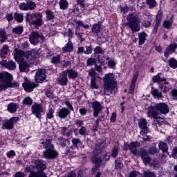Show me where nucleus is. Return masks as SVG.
I'll return each instance as SVG.
<instances>
[{
    "instance_id": "1",
    "label": "nucleus",
    "mask_w": 177,
    "mask_h": 177,
    "mask_svg": "<svg viewBox=\"0 0 177 177\" xmlns=\"http://www.w3.org/2000/svg\"><path fill=\"white\" fill-rule=\"evenodd\" d=\"M159 113H161V114H168L169 113L168 105L165 103H159L154 106L151 105L149 107L147 114L149 118H154V122H156V121L160 120V118H157Z\"/></svg>"
},
{
    "instance_id": "2",
    "label": "nucleus",
    "mask_w": 177,
    "mask_h": 177,
    "mask_svg": "<svg viewBox=\"0 0 177 177\" xmlns=\"http://www.w3.org/2000/svg\"><path fill=\"white\" fill-rule=\"evenodd\" d=\"M40 143L43 145L44 149H46L43 151L44 158L53 160V158H56L57 156H59V153L55 149V146L52 144L50 140H43Z\"/></svg>"
},
{
    "instance_id": "3",
    "label": "nucleus",
    "mask_w": 177,
    "mask_h": 177,
    "mask_svg": "<svg viewBox=\"0 0 177 177\" xmlns=\"http://www.w3.org/2000/svg\"><path fill=\"white\" fill-rule=\"evenodd\" d=\"M13 55L14 59L17 63H20V62H23L26 59L28 60V62H30L29 63L35 60V52L34 51H28L24 53L23 50L15 48Z\"/></svg>"
},
{
    "instance_id": "4",
    "label": "nucleus",
    "mask_w": 177,
    "mask_h": 177,
    "mask_svg": "<svg viewBox=\"0 0 177 177\" xmlns=\"http://www.w3.org/2000/svg\"><path fill=\"white\" fill-rule=\"evenodd\" d=\"M42 17V13L41 12L26 13V21H28L30 26H34L37 30L44 24Z\"/></svg>"
},
{
    "instance_id": "5",
    "label": "nucleus",
    "mask_w": 177,
    "mask_h": 177,
    "mask_svg": "<svg viewBox=\"0 0 177 177\" xmlns=\"http://www.w3.org/2000/svg\"><path fill=\"white\" fill-rule=\"evenodd\" d=\"M127 20L128 21L127 26H129L133 32H138V31H140V25L139 24L140 23V20L136 13L133 12L129 14L127 17Z\"/></svg>"
},
{
    "instance_id": "6",
    "label": "nucleus",
    "mask_w": 177,
    "mask_h": 177,
    "mask_svg": "<svg viewBox=\"0 0 177 177\" xmlns=\"http://www.w3.org/2000/svg\"><path fill=\"white\" fill-rule=\"evenodd\" d=\"M35 165L39 171H32L28 177H48L46 174L44 172V170L46 169L45 162H44L42 160H35Z\"/></svg>"
},
{
    "instance_id": "7",
    "label": "nucleus",
    "mask_w": 177,
    "mask_h": 177,
    "mask_svg": "<svg viewBox=\"0 0 177 177\" xmlns=\"http://www.w3.org/2000/svg\"><path fill=\"white\" fill-rule=\"evenodd\" d=\"M104 147V144H103V142L98 143L93 151L92 161L94 163H95V167H93L92 169L93 172H95L97 168H99V167H100V164L102 163V158L96 157V154H99L100 153H102V150H103Z\"/></svg>"
},
{
    "instance_id": "8",
    "label": "nucleus",
    "mask_w": 177,
    "mask_h": 177,
    "mask_svg": "<svg viewBox=\"0 0 177 177\" xmlns=\"http://www.w3.org/2000/svg\"><path fill=\"white\" fill-rule=\"evenodd\" d=\"M12 80H13V76L10 73L5 71L0 73V85H1V88L8 89Z\"/></svg>"
},
{
    "instance_id": "9",
    "label": "nucleus",
    "mask_w": 177,
    "mask_h": 177,
    "mask_svg": "<svg viewBox=\"0 0 177 177\" xmlns=\"http://www.w3.org/2000/svg\"><path fill=\"white\" fill-rule=\"evenodd\" d=\"M29 41L32 45H37L41 41H45V37L38 31H33L29 35Z\"/></svg>"
},
{
    "instance_id": "10",
    "label": "nucleus",
    "mask_w": 177,
    "mask_h": 177,
    "mask_svg": "<svg viewBox=\"0 0 177 177\" xmlns=\"http://www.w3.org/2000/svg\"><path fill=\"white\" fill-rule=\"evenodd\" d=\"M32 114L36 117V118H39L41 120V117H42V114H44V107L41 104L38 103H34L31 107Z\"/></svg>"
},
{
    "instance_id": "11",
    "label": "nucleus",
    "mask_w": 177,
    "mask_h": 177,
    "mask_svg": "<svg viewBox=\"0 0 177 177\" xmlns=\"http://www.w3.org/2000/svg\"><path fill=\"white\" fill-rule=\"evenodd\" d=\"M138 128H140V134L142 136H145V135H147V133H150V128L147 127V120L145 118L140 119L138 122Z\"/></svg>"
},
{
    "instance_id": "12",
    "label": "nucleus",
    "mask_w": 177,
    "mask_h": 177,
    "mask_svg": "<svg viewBox=\"0 0 177 177\" xmlns=\"http://www.w3.org/2000/svg\"><path fill=\"white\" fill-rule=\"evenodd\" d=\"M17 121H19V118L17 117H12L9 120H4L1 128L2 129H8V131H10V129H13V127Z\"/></svg>"
},
{
    "instance_id": "13",
    "label": "nucleus",
    "mask_w": 177,
    "mask_h": 177,
    "mask_svg": "<svg viewBox=\"0 0 177 177\" xmlns=\"http://www.w3.org/2000/svg\"><path fill=\"white\" fill-rule=\"evenodd\" d=\"M152 81L153 82L158 84L160 89H163L164 86H162V84H165V85H167L168 84L167 79L164 77L162 73H158L156 75L153 76L152 77Z\"/></svg>"
},
{
    "instance_id": "14",
    "label": "nucleus",
    "mask_w": 177,
    "mask_h": 177,
    "mask_svg": "<svg viewBox=\"0 0 177 177\" xmlns=\"http://www.w3.org/2000/svg\"><path fill=\"white\" fill-rule=\"evenodd\" d=\"M104 84L106 85H117L115 75L113 73H107L103 78Z\"/></svg>"
},
{
    "instance_id": "15",
    "label": "nucleus",
    "mask_w": 177,
    "mask_h": 177,
    "mask_svg": "<svg viewBox=\"0 0 177 177\" xmlns=\"http://www.w3.org/2000/svg\"><path fill=\"white\" fill-rule=\"evenodd\" d=\"M62 57H63V55H58L53 56L51 59V63L53 64H57L59 63H61L64 67H67V66H69L70 62L68 61H62Z\"/></svg>"
},
{
    "instance_id": "16",
    "label": "nucleus",
    "mask_w": 177,
    "mask_h": 177,
    "mask_svg": "<svg viewBox=\"0 0 177 177\" xmlns=\"http://www.w3.org/2000/svg\"><path fill=\"white\" fill-rule=\"evenodd\" d=\"M46 78V71L45 69L39 70L35 75V80L36 82H44Z\"/></svg>"
},
{
    "instance_id": "17",
    "label": "nucleus",
    "mask_w": 177,
    "mask_h": 177,
    "mask_svg": "<svg viewBox=\"0 0 177 177\" xmlns=\"http://www.w3.org/2000/svg\"><path fill=\"white\" fill-rule=\"evenodd\" d=\"M91 106L93 109V116L96 118V117L99 115V113L102 111V104H100V102L95 101L91 103Z\"/></svg>"
},
{
    "instance_id": "18",
    "label": "nucleus",
    "mask_w": 177,
    "mask_h": 177,
    "mask_svg": "<svg viewBox=\"0 0 177 177\" xmlns=\"http://www.w3.org/2000/svg\"><path fill=\"white\" fill-rule=\"evenodd\" d=\"M117 85L115 84H104V93L108 96L115 92Z\"/></svg>"
},
{
    "instance_id": "19",
    "label": "nucleus",
    "mask_w": 177,
    "mask_h": 177,
    "mask_svg": "<svg viewBox=\"0 0 177 177\" xmlns=\"http://www.w3.org/2000/svg\"><path fill=\"white\" fill-rule=\"evenodd\" d=\"M67 82H68V79L67 78V73L63 71L57 79V83L62 86H66V85H67Z\"/></svg>"
},
{
    "instance_id": "20",
    "label": "nucleus",
    "mask_w": 177,
    "mask_h": 177,
    "mask_svg": "<svg viewBox=\"0 0 177 177\" xmlns=\"http://www.w3.org/2000/svg\"><path fill=\"white\" fill-rule=\"evenodd\" d=\"M70 114V110H68L67 108L64 107L62 108L56 113L57 117H59L61 120H64Z\"/></svg>"
},
{
    "instance_id": "21",
    "label": "nucleus",
    "mask_w": 177,
    "mask_h": 177,
    "mask_svg": "<svg viewBox=\"0 0 177 177\" xmlns=\"http://www.w3.org/2000/svg\"><path fill=\"white\" fill-rule=\"evenodd\" d=\"M128 147L129 150L134 156H138V154H139V152L138 151V147H139L138 142H133L128 145Z\"/></svg>"
},
{
    "instance_id": "22",
    "label": "nucleus",
    "mask_w": 177,
    "mask_h": 177,
    "mask_svg": "<svg viewBox=\"0 0 177 177\" xmlns=\"http://www.w3.org/2000/svg\"><path fill=\"white\" fill-rule=\"evenodd\" d=\"M1 64L3 67H5L8 70H16V63L13 61H8V62L6 61H2Z\"/></svg>"
},
{
    "instance_id": "23",
    "label": "nucleus",
    "mask_w": 177,
    "mask_h": 177,
    "mask_svg": "<svg viewBox=\"0 0 177 177\" xmlns=\"http://www.w3.org/2000/svg\"><path fill=\"white\" fill-rule=\"evenodd\" d=\"M151 93L155 99H158V100H161L164 98L162 96V93L158 91V89L151 87Z\"/></svg>"
},
{
    "instance_id": "24",
    "label": "nucleus",
    "mask_w": 177,
    "mask_h": 177,
    "mask_svg": "<svg viewBox=\"0 0 177 177\" xmlns=\"http://www.w3.org/2000/svg\"><path fill=\"white\" fill-rule=\"evenodd\" d=\"M63 53H70L74 50L73 47V42L71 40H68V43L62 48Z\"/></svg>"
},
{
    "instance_id": "25",
    "label": "nucleus",
    "mask_w": 177,
    "mask_h": 177,
    "mask_svg": "<svg viewBox=\"0 0 177 177\" xmlns=\"http://www.w3.org/2000/svg\"><path fill=\"white\" fill-rule=\"evenodd\" d=\"M30 67V64L27 62V59H24L19 62V70L21 73H26L28 71V68Z\"/></svg>"
},
{
    "instance_id": "26",
    "label": "nucleus",
    "mask_w": 177,
    "mask_h": 177,
    "mask_svg": "<svg viewBox=\"0 0 177 177\" xmlns=\"http://www.w3.org/2000/svg\"><path fill=\"white\" fill-rule=\"evenodd\" d=\"M64 72L66 73V76L68 75L70 80H75L78 77V72L75 71V70L68 69L64 71Z\"/></svg>"
},
{
    "instance_id": "27",
    "label": "nucleus",
    "mask_w": 177,
    "mask_h": 177,
    "mask_svg": "<svg viewBox=\"0 0 177 177\" xmlns=\"http://www.w3.org/2000/svg\"><path fill=\"white\" fill-rule=\"evenodd\" d=\"M23 86L26 92H32L35 88V84L32 82H26L23 84Z\"/></svg>"
},
{
    "instance_id": "28",
    "label": "nucleus",
    "mask_w": 177,
    "mask_h": 177,
    "mask_svg": "<svg viewBox=\"0 0 177 177\" xmlns=\"http://www.w3.org/2000/svg\"><path fill=\"white\" fill-rule=\"evenodd\" d=\"M176 44H171L165 51V57L166 58H168L169 55H172L174 52H175V50L176 49Z\"/></svg>"
},
{
    "instance_id": "29",
    "label": "nucleus",
    "mask_w": 177,
    "mask_h": 177,
    "mask_svg": "<svg viewBox=\"0 0 177 177\" xmlns=\"http://www.w3.org/2000/svg\"><path fill=\"white\" fill-rule=\"evenodd\" d=\"M141 157L142 159V161L144 164H149L150 161H151V158H149V155L147 154V151L145 149H142L141 150Z\"/></svg>"
},
{
    "instance_id": "30",
    "label": "nucleus",
    "mask_w": 177,
    "mask_h": 177,
    "mask_svg": "<svg viewBox=\"0 0 177 177\" xmlns=\"http://www.w3.org/2000/svg\"><path fill=\"white\" fill-rule=\"evenodd\" d=\"M59 6L61 10H67L68 9V1L67 0H59Z\"/></svg>"
},
{
    "instance_id": "31",
    "label": "nucleus",
    "mask_w": 177,
    "mask_h": 177,
    "mask_svg": "<svg viewBox=\"0 0 177 177\" xmlns=\"http://www.w3.org/2000/svg\"><path fill=\"white\" fill-rule=\"evenodd\" d=\"M146 37H147V34L145 32H141L138 33L139 38V45H143L146 41Z\"/></svg>"
},
{
    "instance_id": "32",
    "label": "nucleus",
    "mask_w": 177,
    "mask_h": 177,
    "mask_svg": "<svg viewBox=\"0 0 177 177\" xmlns=\"http://www.w3.org/2000/svg\"><path fill=\"white\" fill-rule=\"evenodd\" d=\"M53 114H55V110L53 108H52V105H49L48 112L46 113V118L48 120H52V118L55 117Z\"/></svg>"
},
{
    "instance_id": "33",
    "label": "nucleus",
    "mask_w": 177,
    "mask_h": 177,
    "mask_svg": "<svg viewBox=\"0 0 177 177\" xmlns=\"http://www.w3.org/2000/svg\"><path fill=\"white\" fill-rule=\"evenodd\" d=\"M138 73H136L131 80V84L130 86L129 93H133V91L135 89V84L136 82V80H138Z\"/></svg>"
},
{
    "instance_id": "34",
    "label": "nucleus",
    "mask_w": 177,
    "mask_h": 177,
    "mask_svg": "<svg viewBox=\"0 0 177 177\" xmlns=\"http://www.w3.org/2000/svg\"><path fill=\"white\" fill-rule=\"evenodd\" d=\"M8 39V35L5 29L0 28V42H5Z\"/></svg>"
},
{
    "instance_id": "35",
    "label": "nucleus",
    "mask_w": 177,
    "mask_h": 177,
    "mask_svg": "<svg viewBox=\"0 0 177 177\" xmlns=\"http://www.w3.org/2000/svg\"><path fill=\"white\" fill-rule=\"evenodd\" d=\"M8 110L9 111V113H16V111H17V105L15 103H10L8 105Z\"/></svg>"
},
{
    "instance_id": "36",
    "label": "nucleus",
    "mask_w": 177,
    "mask_h": 177,
    "mask_svg": "<svg viewBox=\"0 0 177 177\" xmlns=\"http://www.w3.org/2000/svg\"><path fill=\"white\" fill-rule=\"evenodd\" d=\"M158 147L159 149L162 150L163 153H167V151H168V145L164 142H159Z\"/></svg>"
},
{
    "instance_id": "37",
    "label": "nucleus",
    "mask_w": 177,
    "mask_h": 177,
    "mask_svg": "<svg viewBox=\"0 0 177 177\" xmlns=\"http://www.w3.org/2000/svg\"><path fill=\"white\" fill-rule=\"evenodd\" d=\"M45 13L46 15V17L47 20H53V19H55V14L50 10H46Z\"/></svg>"
},
{
    "instance_id": "38",
    "label": "nucleus",
    "mask_w": 177,
    "mask_h": 177,
    "mask_svg": "<svg viewBox=\"0 0 177 177\" xmlns=\"http://www.w3.org/2000/svg\"><path fill=\"white\" fill-rule=\"evenodd\" d=\"M9 53V46L4 44L1 49V55L2 56H6Z\"/></svg>"
},
{
    "instance_id": "39",
    "label": "nucleus",
    "mask_w": 177,
    "mask_h": 177,
    "mask_svg": "<svg viewBox=\"0 0 177 177\" xmlns=\"http://www.w3.org/2000/svg\"><path fill=\"white\" fill-rule=\"evenodd\" d=\"M12 32L14 34H16L17 35L22 34L23 33V27L21 26H18L13 28Z\"/></svg>"
},
{
    "instance_id": "40",
    "label": "nucleus",
    "mask_w": 177,
    "mask_h": 177,
    "mask_svg": "<svg viewBox=\"0 0 177 177\" xmlns=\"http://www.w3.org/2000/svg\"><path fill=\"white\" fill-rule=\"evenodd\" d=\"M71 132H73L71 130L67 129V127H62L61 128V133L64 136H70L71 135Z\"/></svg>"
},
{
    "instance_id": "41",
    "label": "nucleus",
    "mask_w": 177,
    "mask_h": 177,
    "mask_svg": "<svg viewBox=\"0 0 177 177\" xmlns=\"http://www.w3.org/2000/svg\"><path fill=\"white\" fill-rule=\"evenodd\" d=\"M147 5L149 6V9H153L157 6V2L156 0H146Z\"/></svg>"
},
{
    "instance_id": "42",
    "label": "nucleus",
    "mask_w": 177,
    "mask_h": 177,
    "mask_svg": "<svg viewBox=\"0 0 177 177\" xmlns=\"http://www.w3.org/2000/svg\"><path fill=\"white\" fill-rule=\"evenodd\" d=\"M14 19L18 23H22L24 20L23 14L15 13L14 15Z\"/></svg>"
},
{
    "instance_id": "43",
    "label": "nucleus",
    "mask_w": 177,
    "mask_h": 177,
    "mask_svg": "<svg viewBox=\"0 0 177 177\" xmlns=\"http://www.w3.org/2000/svg\"><path fill=\"white\" fill-rule=\"evenodd\" d=\"M88 75H90V77H92V78H100V80H102V77L100 76H96V71H95L94 68H91L88 70Z\"/></svg>"
},
{
    "instance_id": "44",
    "label": "nucleus",
    "mask_w": 177,
    "mask_h": 177,
    "mask_svg": "<svg viewBox=\"0 0 177 177\" xmlns=\"http://www.w3.org/2000/svg\"><path fill=\"white\" fill-rule=\"evenodd\" d=\"M169 64L171 68H177V61L175 58H171L169 60Z\"/></svg>"
},
{
    "instance_id": "45",
    "label": "nucleus",
    "mask_w": 177,
    "mask_h": 177,
    "mask_svg": "<svg viewBox=\"0 0 177 177\" xmlns=\"http://www.w3.org/2000/svg\"><path fill=\"white\" fill-rule=\"evenodd\" d=\"M22 103H23V104L30 106V105L32 104V99H31L30 97H26L24 98Z\"/></svg>"
},
{
    "instance_id": "46",
    "label": "nucleus",
    "mask_w": 177,
    "mask_h": 177,
    "mask_svg": "<svg viewBox=\"0 0 177 177\" xmlns=\"http://www.w3.org/2000/svg\"><path fill=\"white\" fill-rule=\"evenodd\" d=\"M94 53H95V55H104V50H103L102 47L96 46L94 48Z\"/></svg>"
},
{
    "instance_id": "47",
    "label": "nucleus",
    "mask_w": 177,
    "mask_h": 177,
    "mask_svg": "<svg viewBox=\"0 0 177 177\" xmlns=\"http://www.w3.org/2000/svg\"><path fill=\"white\" fill-rule=\"evenodd\" d=\"M71 142L74 146V147H75L76 149H78L80 146V143H81V140L79 138H73L71 140Z\"/></svg>"
},
{
    "instance_id": "48",
    "label": "nucleus",
    "mask_w": 177,
    "mask_h": 177,
    "mask_svg": "<svg viewBox=\"0 0 177 177\" xmlns=\"http://www.w3.org/2000/svg\"><path fill=\"white\" fill-rule=\"evenodd\" d=\"M100 25L99 24H94L91 28V31L95 32V34H97L100 32Z\"/></svg>"
},
{
    "instance_id": "49",
    "label": "nucleus",
    "mask_w": 177,
    "mask_h": 177,
    "mask_svg": "<svg viewBox=\"0 0 177 177\" xmlns=\"http://www.w3.org/2000/svg\"><path fill=\"white\" fill-rule=\"evenodd\" d=\"M76 24H77V28H78V27H83V28L85 29L89 28V25L84 24L82 21H76Z\"/></svg>"
},
{
    "instance_id": "50",
    "label": "nucleus",
    "mask_w": 177,
    "mask_h": 177,
    "mask_svg": "<svg viewBox=\"0 0 177 177\" xmlns=\"http://www.w3.org/2000/svg\"><path fill=\"white\" fill-rule=\"evenodd\" d=\"M163 26L165 28H171V27L172 26V20H165L163 22Z\"/></svg>"
},
{
    "instance_id": "51",
    "label": "nucleus",
    "mask_w": 177,
    "mask_h": 177,
    "mask_svg": "<svg viewBox=\"0 0 177 177\" xmlns=\"http://www.w3.org/2000/svg\"><path fill=\"white\" fill-rule=\"evenodd\" d=\"M80 135H82V136H86L88 135V131H86V127H82L79 130Z\"/></svg>"
},
{
    "instance_id": "52",
    "label": "nucleus",
    "mask_w": 177,
    "mask_h": 177,
    "mask_svg": "<svg viewBox=\"0 0 177 177\" xmlns=\"http://www.w3.org/2000/svg\"><path fill=\"white\" fill-rule=\"evenodd\" d=\"M91 88L92 89H97V85H96V77L91 78Z\"/></svg>"
},
{
    "instance_id": "53",
    "label": "nucleus",
    "mask_w": 177,
    "mask_h": 177,
    "mask_svg": "<svg viewBox=\"0 0 177 177\" xmlns=\"http://www.w3.org/2000/svg\"><path fill=\"white\" fill-rule=\"evenodd\" d=\"M129 177H142V174L138 171H133L129 174Z\"/></svg>"
},
{
    "instance_id": "54",
    "label": "nucleus",
    "mask_w": 177,
    "mask_h": 177,
    "mask_svg": "<svg viewBox=\"0 0 177 177\" xmlns=\"http://www.w3.org/2000/svg\"><path fill=\"white\" fill-rule=\"evenodd\" d=\"M115 167L117 169H120V168H122V161L121 158H118L115 160Z\"/></svg>"
},
{
    "instance_id": "55",
    "label": "nucleus",
    "mask_w": 177,
    "mask_h": 177,
    "mask_svg": "<svg viewBox=\"0 0 177 177\" xmlns=\"http://www.w3.org/2000/svg\"><path fill=\"white\" fill-rule=\"evenodd\" d=\"M27 5H28V8L30 10H32L33 9H35V7L37 6L35 3H34L32 1H28Z\"/></svg>"
},
{
    "instance_id": "56",
    "label": "nucleus",
    "mask_w": 177,
    "mask_h": 177,
    "mask_svg": "<svg viewBox=\"0 0 177 177\" xmlns=\"http://www.w3.org/2000/svg\"><path fill=\"white\" fill-rule=\"evenodd\" d=\"M86 62L87 66H93V64H96V59L94 58H88Z\"/></svg>"
},
{
    "instance_id": "57",
    "label": "nucleus",
    "mask_w": 177,
    "mask_h": 177,
    "mask_svg": "<svg viewBox=\"0 0 177 177\" xmlns=\"http://www.w3.org/2000/svg\"><path fill=\"white\" fill-rule=\"evenodd\" d=\"M19 8L21 9V10L27 11L28 10V6L27 5V3H21L19 4Z\"/></svg>"
},
{
    "instance_id": "58",
    "label": "nucleus",
    "mask_w": 177,
    "mask_h": 177,
    "mask_svg": "<svg viewBox=\"0 0 177 177\" xmlns=\"http://www.w3.org/2000/svg\"><path fill=\"white\" fill-rule=\"evenodd\" d=\"M111 156L115 158L118 156V148L117 147H115L112 150Z\"/></svg>"
},
{
    "instance_id": "59",
    "label": "nucleus",
    "mask_w": 177,
    "mask_h": 177,
    "mask_svg": "<svg viewBox=\"0 0 177 177\" xmlns=\"http://www.w3.org/2000/svg\"><path fill=\"white\" fill-rule=\"evenodd\" d=\"M18 86H19V82H15V81L12 82V81H11L10 82L8 88H17Z\"/></svg>"
},
{
    "instance_id": "60",
    "label": "nucleus",
    "mask_w": 177,
    "mask_h": 177,
    "mask_svg": "<svg viewBox=\"0 0 177 177\" xmlns=\"http://www.w3.org/2000/svg\"><path fill=\"white\" fill-rule=\"evenodd\" d=\"M162 16V12L161 10H159L156 15V21H158L160 24L161 23L160 20H161Z\"/></svg>"
},
{
    "instance_id": "61",
    "label": "nucleus",
    "mask_w": 177,
    "mask_h": 177,
    "mask_svg": "<svg viewBox=\"0 0 177 177\" xmlns=\"http://www.w3.org/2000/svg\"><path fill=\"white\" fill-rule=\"evenodd\" d=\"M144 176L145 177H156V174L151 171H145Z\"/></svg>"
},
{
    "instance_id": "62",
    "label": "nucleus",
    "mask_w": 177,
    "mask_h": 177,
    "mask_svg": "<svg viewBox=\"0 0 177 177\" xmlns=\"http://www.w3.org/2000/svg\"><path fill=\"white\" fill-rule=\"evenodd\" d=\"M76 2L81 8H85V0H77Z\"/></svg>"
},
{
    "instance_id": "63",
    "label": "nucleus",
    "mask_w": 177,
    "mask_h": 177,
    "mask_svg": "<svg viewBox=\"0 0 177 177\" xmlns=\"http://www.w3.org/2000/svg\"><path fill=\"white\" fill-rule=\"evenodd\" d=\"M158 151V149H157V148L156 147H151L149 149V154H156V153H157Z\"/></svg>"
},
{
    "instance_id": "64",
    "label": "nucleus",
    "mask_w": 177,
    "mask_h": 177,
    "mask_svg": "<svg viewBox=\"0 0 177 177\" xmlns=\"http://www.w3.org/2000/svg\"><path fill=\"white\" fill-rule=\"evenodd\" d=\"M14 177H26L24 172L17 171L15 174Z\"/></svg>"
}]
</instances>
